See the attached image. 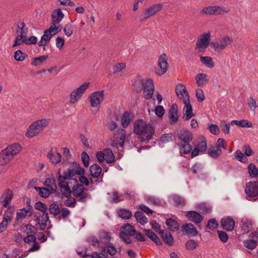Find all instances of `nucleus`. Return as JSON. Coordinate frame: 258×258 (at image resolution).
<instances>
[{
	"label": "nucleus",
	"instance_id": "nucleus-1",
	"mask_svg": "<svg viewBox=\"0 0 258 258\" xmlns=\"http://www.w3.org/2000/svg\"><path fill=\"white\" fill-rule=\"evenodd\" d=\"M155 128L152 123H147L142 119L136 120L134 123L133 132L138 136L142 143H148L155 134Z\"/></svg>",
	"mask_w": 258,
	"mask_h": 258
},
{
	"label": "nucleus",
	"instance_id": "nucleus-2",
	"mask_svg": "<svg viewBox=\"0 0 258 258\" xmlns=\"http://www.w3.org/2000/svg\"><path fill=\"white\" fill-rule=\"evenodd\" d=\"M22 149L19 143L9 145L0 152V165H4L9 163Z\"/></svg>",
	"mask_w": 258,
	"mask_h": 258
},
{
	"label": "nucleus",
	"instance_id": "nucleus-3",
	"mask_svg": "<svg viewBox=\"0 0 258 258\" xmlns=\"http://www.w3.org/2000/svg\"><path fill=\"white\" fill-rule=\"evenodd\" d=\"M50 122L49 119H41L34 121L27 128L25 135L28 138H33L43 131V128L47 126Z\"/></svg>",
	"mask_w": 258,
	"mask_h": 258
},
{
	"label": "nucleus",
	"instance_id": "nucleus-4",
	"mask_svg": "<svg viewBox=\"0 0 258 258\" xmlns=\"http://www.w3.org/2000/svg\"><path fill=\"white\" fill-rule=\"evenodd\" d=\"M233 42V39L231 37L226 35L219 39L216 42H211L210 45L215 51L220 52Z\"/></svg>",
	"mask_w": 258,
	"mask_h": 258
},
{
	"label": "nucleus",
	"instance_id": "nucleus-5",
	"mask_svg": "<svg viewBox=\"0 0 258 258\" xmlns=\"http://www.w3.org/2000/svg\"><path fill=\"white\" fill-rule=\"evenodd\" d=\"M244 191L247 200L256 201V199L253 198L258 196V181H249L246 183Z\"/></svg>",
	"mask_w": 258,
	"mask_h": 258
},
{
	"label": "nucleus",
	"instance_id": "nucleus-6",
	"mask_svg": "<svg viewBox=\"0 0 258 258\" xmlns=\"http://www.w3.org/2000/svg\"><path fill=\"white\" fill-rule=\"evenodd\" d=\"M34 221L36 222L35 226L38 227L39 230H45L47 223L49 221L48 213L36 212L34 215Z\"/></svg>",
	"mask_w": 258,
	"mask_h": 258
},
{
	"label": "nucleus",
	"instance_id": "nucleus-7",
	"mask_svg": "<svg viewBox=\"0 0 258 258\" xmlns=\"http://www.w3.org/2000/svg\"><path fill=\"white\" fill-rule=\"evenodd\" d=\"M140 82L143 87L145 99H151L153 97L154 90V85L153 80L151 79H147L145 83L143 80H141Z\"/></svg>",
	"mask_w": 258,
	"mask_h": 258
},
{
	"label": "nucleus",
	"instance_id": "nucleus-8",
	"mask_svg": "<svg viewBox=\"0 0 258 258\" xmlns=\"http://www.w3.org/2000/svg\"><path fill=\"white\" fill-rule=\"evenodd\" d=\"M89 85V83H85L71 93L70 95L71 103L74 104L81 97L88 88Z\"/></svg>",
	"mask_w": 258,
	"mask_h": 258
},
{
	"label": "nucleus",
	"instance_id": "nucleus-9",
	"mask_svg": "<svg viewBox=\"0 0 258 258\" xmlns=\"http://www.w3.org/2000/svg\"><path fill=\"white\" fill-rule=\"evenodd\" d=\"M211 34L210 32L203 34L200 40L196 43V49H199V52L205 51L210 44Z\"/></svg>",
	"mask_w": 258,
	"mask_h": 258
},
{
	"label": "nucleus",
	"instance_id": "nucleus-10",
	"mask_svg": "<svg viewBox=\"0 0 258 258\" xmlns=\"http://www.w3.org/2000/svg\"><path fill=\"white\" fill-rule=\"evenodd\" d=\"M104 91H95L89 96L90 104L92 107H97L104 100Z\"/></svg>",
	"mask_w": 258,
	"mask_h": 258
},
{
	"label": "nucleus",
	"instance_id": "nucleus-11",
	"mask_svg": "<svg viewBox=\"0 0 258 258\" xmlns=\"http://www.w3.org/2000/svg\"><path fill=\"white\" fill-rule=\"evenodd\" d=\"M158 65L160 70L156 72V73L160 76L163 75L166 72L168 68L167 56L165 53H163L158 58Z\"/></svg>",
	"mask_w": 258,
	"mask_h": 258
},
{
	"label": "nucleus",
	"instance_id": "nucleus-12",
	"mask_svg": "<svg viewBox=\"0 0 258 258\" xmlns=\"http://www.w3.org/2000/svg\"><path fill=\"white\" fill-rule=\"evenodd\" d=\"M221 225L224 230L231 232L234 229L235 222L231 217L226 216L221 219Z\"/></svg>",
	"mask_w": 258,
	"mask_h": 258
},
{
	"label": "nucleus",
	"instance_id": "nucleus-13",
	"mask_svg": "<svg viewBox=\"0 0 258 258\" xmlns=\"http://www.w3.org/2000/svg\"><path fill=\"white\" fill-rule=\"evenodd\" d=\"M13 196V192L11 189L9 188L6 189L0 197V203L2 205V207H7L11 203Z\"/></svg>",
	"mask_w": 258,
	"mask_h": 258
},
{
	"label": "nucleus",
	"instance_id": "nucleus-14",
	"mask_svg": "<svg viewBox=\"0 0 258 258\" xmlns=\"http://www.w3.org/2000/svg\"><path fill=\"white\" fill-rule=\"evenodd\" d=\"M163 5L162 3L154 4L144 11V19H147L152 16H154L156 13L160 12L163 8Z\"/></svg>",
	"mask_w": 258,
	"mask_h": 258
},
{
	"label": "nucleus",
	"instance_id": "nucleus-15",
	"mask_svg": "<svg viewBox=\"0 0 258 258\" xmlns=\"http://www.w3.org/2000/svg\"><path fill=\"white\" fill-rule=\"evenodd\" d=\"M184 107L183 109V115L182 118L184 120H188L192 117L195 116V114L192 112V108L191 105L190 103L189 99H187L183 101Z\"/></svg>",
	"mask_w": 258,
	"mask_h": 258
},
{
	"label": "nucleus",
	"instance_id": "nucleus-16",
	"mask_svg": "<svg viewBox=\"0 0 258 258\" xmlns=\"http://www.w3.org/2000/svg\"><path fill=\"white\" fill-rule=\"evenodd\" d=\"M60 30H58V27H53L52 26H50V27L45 30L44 31L43 35L41 36L42 40H44L46 43H49L50 40H51L52 37L58 33L60 32Z\"/></svg>",
	"mask_w": 258,
	"mask_h": 258
},
{
	"label": "nucleus",
	"instance_id": "nucleus-17",
	"mask_svg": "<svg viewBox=\"0 0 258 258\" xmlns=\"http://www.w3.org/2000/svg\"><path fill=\"white\" fill-rule=\"evenodd\" d=\"M181 231L184 233L188 237L196 236L198 234V231L190 223H185L182 225Z\"/></svg>",
	"mask_w": 258,
	"mask_h": 258
},
{
	"label": "nucleus",
	"instance_id": "nucleus-18",
	"mask_svg": "<svg viewBox=\"0 0 258 258\" xmlns=\"http://www.w3.org/2000/svg\"><path fill=\"white\" fill-rule=\"evenodd\" d=\"M178 106L176 103L173 104L170 106L168 111L169 122L170 124H175L178 119Z\"/></svg>",
	"mask_w": 258,
	"mask_h": 258
},
{
	"label": "nucleus",
	"instance_id": "nucleus-19",
	"mask_svg": "<svg viewBox=\"0 0 258 258\" xmlns=\"http://www.w3.org/2000/svg\"><path fill=\"white\" fill-rule=\"evenodd\" d=\"M176 94L180 100H184L189 99V95L183 84H178L175 87Z\"/></svg>",
	"mask_w": 258,
	"mask_h": 258
},
{
	"label": "nucleus",
	"instance_id": "nucleus-20",
	"mask_svg": "<svg viewBox=\"0 0 258 258\" xmlns=\"http://www.w3.org/2000/svg\"><path fill=\"white\" fill-rule=\"evenodd\" d=\"M186 217L189 221L197 224L201 223L204 219V217L196 211H187Z\"/></svg>",
	"mask_w": 258,
	"mask_h": 258
},
{
	"label": "nucleus",
	"instance_id": "nucleus-21",
	"mask_svg": "<svg viewBox=\"0 0 258 258\" xmlns=\"http://www.w3.org/2000/svg\"><path fill=\"white\" fill-rule=\"evenodd\" d=\"M177 137L179 140L185 143H189L193 139L192 133L187 130L180 131L177 134Z\"/></svg>",
	"mask_w": 258,
	"mask_h": 258
},
{
	"label": "nucleus",
	"instance_id": "nucleus-22",
	"mask_svg": "<svg viewBox=\"0 0 258 258\" xmlns=\"http://www.w3.org/2000/svg\"><path fill=\"white\" fill-rule=\"evenodd\" d=\"M57 180L58 182V186L61 189H63V190H61V192H63V194L64 195V197H70L72 190L69 184V183H72V182L69 181L66 182V180H62L61 179L59 180V178H58Z\"/></svg>",
	"mask_w": 258,
	"mask_h": 258
},
{
	"label": "nucleus",
	"instance_id": "nucleus-23",
	"mask_svg": "<svg viewBox=\"0 0 258 258\" xmlns=\"http://www.w3.org/2000/svg\"><path fill=\"white\" fill-rule=\"evenodd\" d=\"M58 178H59V180H60V179L64 180L69 179L72 182H73L72 179H75L73 177L77 175V173H75L74 168L72 167V165H71L70 168L64 171L62 175L60 174V169L58 171Z\"/></svg>",
	"mask_w": 258,
	"mask_h": 258
},
{
	"label": "nucleus",
	"instance_id": "nucleus-24",
	"mask_svg": "<svg viewBox=\"0 0 258 258\" xmlns=\"http://www.w3.org/2000/svg\"><path fill=\"white\" fill-rule=\"evenodd\" d=\"M72 183L74 184L72 188L73 195L75 197H79V196L81 195L84 192L85 187L82 184L78 183L77 179H72Z\"/></svg>",
	"mask_w": 258,
	"mask_h": 258
},
{
	"label": "nucleus",
	"instance_id": "nucleus-25",
	"mask_svg": "<svg viewBox=\"0 0 258 258\" xmlns=\"http://www.w3.org/2000/svg\"><path fill=\"white\" fill-rule=\"evenodd\" d=\"M64 15L61 10L59 8L55 10L52 14V25L51 26L56 27V25L59 23L63 18Z\"/></svg>",
	"mask_w": 258,
	"mask_h": 258
},
{
	"label": "nucleus",
	"instance_id": "nucleus-26",
	"mask_svg": "<svg viewBox=\"0 0 258 258\" xmlns=\"http://www.w3.org/2000/svg\"><path fill=\"white\" fill-rule=\"evenodd\" d=\"M33 214V210H30L27 208H23L17 212L16 221L19 222L20 220L24 219L27 217H31Z\"/></svg>",
	"mask_w": 258,
	"mask_h": 258
},
{
	"label": "nucleus",
	"instance_id": "nucleus-27",
	"mask_svg": "<svg viewBox=\"0 0 258 258\" xmlns=\"http://www.w3.org/2000/svg\"><path fill=\"white\" fill-rule=\"evenodd\" d=\"M117 136L115 139L116 144L120 147H123L125 144L126 138V131L123 128H119L117 131Z\"/></svg>",
	"mask_w": 258,
	"mask_h": 258
},
{
	"label": "nucleus",
	"instance_id": "nucleus-28",
	"mask_svg": "<svg viewBox=\"0 0 258 258\" xmlns=\"http://www.w3.org/2000/svg\"><path fill=\"white\" fill-rule=\"evenodd\" d=\"M20 230H22L23 232L26 233L27 235L28 234H35L39 230L38 227L37 226H33L31 224H22L20 227Z\"/></svg>",
	"mask_w": 258,
	"mask_h": 258
},
{
	"label": "nucleus",
	"instance_id": "nucleus-29",
	"mask_svg": "<svg viewBox=\"0 0 258 258\" xmlns=\"http://www.w3.org/2000/svg\"><path fill=\"white\" fill-rule=\"evenodd\" d=\"M143 231L146 235L151 239L157 245L160 246L162 245V242L160 240L157 235L151 230L144 229Z\"/></svg>",
	"mask_w": 258,
	"mask_h": 258
},
{
	"label": "nucleus",
	"instance_id": "nucleus-30",
	"mask_svg": "<svg viewBox=\"0 0 258 258\" xmlns=\"http://www.w3.org/2000/svg\"><path fill=\"white\" fill-rule=\"evenodd\" d=\"M89 170L92 177L96 178L101 175L102 178L103 176V173L101 174L102 169L98 164H93L90 166Z\"/></svg>",
	"mask_w": 258,
	"mask_h": 258
},
{
	"label": "nucleus",
	"instance_id": "nucleus-31",
	"mask_svg": "<svg viewBox=\"0 0 258 258\" xmlns=\"http://www.w3.org/2000/svg\"><path fill=\"white\" fill-rule=\"evenodd\" d=\"M159 234L165 243L170 246L173 245L174 239L170 232H164L162 230H160Z\"/></svg>",
	"mask_w": 258,
	"mask_h": 258
},
{
	"label": "nucleus",
	"instance_id": "nucleus-32",
	"mask_svg": "<svg viewBox=\"0 0 258 258\" xmlns=\"http://www.w3.org/2000/svg\"><path fill=\"white\" fill-rule=\"evenodd\" d=\"M47 156L51 162L54 164L59 163L61 160V154L58 152H56V154H54L52 148L48 152Z\"/></svg>",
	"mask_w": 258,
	"mask_h": 258
},
{
	"label": "nucleus",
	"instance_id": "nucleus-33",
	"mask_svg": "<svg viewBox=\"0 0 258 258\" xmlns=\"http://www.w3.org/2000/svg\"><path fill=\"white\" fill-rule=\"evenodd\" d=\"M166 225L168 229L171 231H177L179 228V225L177 221L172 218L167 219Z\"/></svg>",
	"mask_w": 258,
	"mask_h": 258
},
{
	"label": "nucleus",
	"instance_id": "nucleus-34",
	"mask_svg": "<svg viewBox=\"0 0 258 258\" xmlns=\"http://www.w3.org/2000/svg\"><path fill=\"white\" fill-rule=\"evenodd\" d=\"M195 79L199 87H203L207 84L209 80L207 79V75L205 74L200 73L196 76Z\"/></svg>",
	"mask_w": 258,
	"mask_h": 258
},
{
	"label": "nucleus",
	"instance_id": "nucleus-35",
	"mask_svg": "<svg viewBox=\"0 0 258 258\" xmlns=\"http://www.w3.org/2000/svg\"><path fill=\"white\" fill-rule=\"evenodd\" d=\"M231 125L235 124L241 127H251L252 124L251 122L246 119H242L240 120H233L231 121Z\"/></svg>",
	"mask_w": 258,
	"mask_h": 258
},
{
	"label": "nucleus",
	"instance_id": "nucleus-36",
	"mask_svg": "<svg viewBox=\"0 0 258 258\" xmlns=\"http://www.w3.org/2000/svg\"><path fill=\"white\" fill-rule=\"evenodd\" d=\"M171 200L174 206L177 207H182L185 205V201L183 198L178 195H173Z\"/></svg>",
	"mask_w": 258,
	"mask_h": 258
},
{
	"label": "nucleus",
	"instance_id": "nucleus-37",
	"mask_svg": "<svg viewBox=\"0 0 258 258\" xmlns=\"http://www.w3.org/2000/svg\"><path fill=\"white\" fill-rule=\"evenodd\" d=\"M213 7L214 15H222L228 13L231 11V9L229 7L218 6Z\"/></svg>",
	"mask_w": 258,
	"mask_h": 258
},
{
	"label": "nucleus",
	"instance_id": "nucleus-38",
	"mask_svg": "<svg viewBox=\"0 0 258 258\" xmlns=\"http://www.w3.org/2000/svg\"><path fill=\"white\" fill-rule=\"evenodd\" d=\"M17 32H19L20 34L19 35H21L23 37H26L27 32H28V28L26 27V25L24 22H20L18 23L17 25Z\"/></svg>",
	"mask_w": 258,
	"mask_h": 258
},
{
	"label": "nucleus",
	"instance_id": "nucleus-39",
	"mask_svg": "<svg viewBox=\"0 0 258 258\" xmlns=\"http://www.w3.org/2000/svg\"><path fill=\"white\" fill-rule=\"evenodd\" d=\"M208 153L211 157L216 159L222 154V150L216 148L214 146H211L209 148Z\"/></svg>",
	"mask_w": 258,
	"mask_h": 258
},
{
	"label": "nucleus",
	"instance_id": "nucleus-40",
	"mask_svg": "<svg viewBox=\"0 0 258 258\" xmlns=\"http://www.w3.org/2000/svg\"><path fill=\"white\" fill-rule=\"evenodd\" d=\"M135 217L137 221L142 225H144L148 222L147 218L141 211H137L135 213Z\"/></svg>",
	"mask_w": 258,
	"mask_h": 258
},
{
	"label": "nucleus",
	"instance_id": "nucleus-41",
	"mask_svg": "<svg viewBox=\"0 0 258 258\" xmlns=\"http://www.w3.org/2000/svg\"><path fill=\"white\" fill-rule=\"evenodd\" d=\"M105 153V161L108 163H112L115 160V156L113 154L112 150L109 148L104 150Z\"/></svg>",
	"mask_w": 258,
	"mask_h": 258
},
{
	"label": "nucleus",
	"instance_id": "nucleus-42",
	"mask_svg": "<svg viewBox=\"0 0 258 258\" xmlns=\"http://www.w3.org/2000/svg\"><path fill=\"white\" fill-rule=\"evenodd\" d=\"M34 188L36 191H38L39 195L43 198L48 197L51 194L50 190L46 187H40L34 186Z\"/></svg>",
	"mask_w": 258,
	"mask_h": 258
},
{
	"label": "nucleus",
	"instance_id": "nucleus-43",
	"mask_svg": "<svg viewBox=\"0 0 258 258\" xmlns=\"http://www.w3.org/2000/svg\"><path fill=\"white\" fill-rule=\"evenodd\" d=\"M201 61L209 68H213L215 66L212 57L211 56H201Z\"/></svg>",
	"mask_w": 258,
	"mask_h": 258
},
{
	"label": "nucleus",
	"instance_id": "nucleus-44",
	"mask_svg": "<svg viewBox=\"0 0 258 258\" xmlns=\"http://www.w3.org/2000/svg\"><path fill=\"white\" fill-rule=\"evenodd\" d=\"M121 229L124 230V232L127 233L129 236H133L136 232V229L134 226L130 225L128 223L123 224Z\"/></svg>",
	"mask_w": 258,
	"mask_h": 258
},
{
	"label": "nucleus",
	"instance_id": "nucleus-45",
	"mask_svg": "<svg viewBox=\"0 0 258 258\" xmlns=\"http://www.w3.org/2000/svg\"><path fill=\"white\" fill-rule=\"evenodd\" d=\"M117 213L120 218L126 220L130 219L132 215L130 211L124 209H119L117 211Z\"/></svg>",
	"mask_w": 258,
	"mask_h": 258
},
{
	"label": "nucleus",
	"instance_id": "nucleus-46",
	"mask_svg": "<svg viewBox=\"0 0 258 258\" xmlns=\"http://www.w3.org/2000/svg\"><path fill=\"white\" fill-rule=\"evenodd\" d=\"M121 124L123 128H126L130 123V113L125 111L124 112L121 118Z\"/></svg>",
	"mask_w": 258,
	"mask_h": 258
},
{
	"label": "nucleus",
	"instance_id": "nucleus-47",
	"mask_svg": "<svg viewBox=\"0 0 258 258\" xmlns=\"http://www.w3.org/2000/svg\"><path fill=\"white\" fill-rule=\"evenodd\" d=\"M247 169L249 176L251 177L254 178L258 176V169L254 164L250 163L249 164Z\"/></svg>",
	"mask_w": 258,
	"mask_h": 258
},
{
	"label": "nucleus",
	"instance_id": "nucleus-48",
	"mask_svg": "<svg viewBox=\"0 0 258 258\" xmlns=\"http://www.w3.org/2000/svg\"><path fill=\"white\" fill-rule=\"evenodd\" d=\"M243 245L249 249H255L257 245V242L253 239H245L243 242Z\"/></svg>",
	"mask_w": 258,
	"mask_h": 258
},
{
	"label": "nucleus",
	"instance_id": "nucleus-49",
	"mask_svg": "<svg viewBox=\"0 0 258 258\" xmlns=\"http://www.w3.org/2000/svg\"><path fill=\"white\" fill-rule=\"evenodd\" d=\"M14 56L16 60L22 61L28 57V55L23 52L20 49H18L15 52Z\"/></svg>",
	"mask_w": 258,
	"mask_h": 258
},
{
	"label": "nucleus",
	"instance_id": "nucleus-50",
	"mask_svg": "<svg viewBox=\"0 0 258 258\" xmlns=\"http://www.w3.org/2000/svg\"><path fill=\"white\" fill-rule=\"evenodd\" d=\"M71 165L72 167L74 168L75 173H77V175H80L81 174H85V169L80 166V165L79 163L73 162Z\"/></svg>",
	"mask_w": 258,
	"mask_h": 258
},
{
	"label": "nucleus",
	"instance_id": "nucleus-51",
	"mask_svg": "<svg viewBox=\"0 0 258 258\" xmlns=\"http://www.w3.org/2000/svg\"><path fill=\"white\" fill-rule=\"evenodd\" d=\"M177 146L180 147L182 150L183 153L185 154H188L190 153L192 150V146L189 143H181L177 144Z\"/></svg>",
	"mask_w": 258,
	"mask_h": 258
},
{
	"label": "nucleus",
	"instance_id": "nucleus-52",
	"mask_svg": "<svg viewBox=\"0 0 258 258\" xmlns=\"http://www.w3.org/2000/svg\"><path fill=\"white\" fill-rule=\"evenodd\" d=\"M49 211L51 214L53 215L54 216H57L60 212L58 205L54 203L50 204L49 207Z\"/></svg>",
	"mask_w": 258,
	"mask_h": 258
},
{
	"label": "nucleus",
	"instance_id": "nucleus-53",
	"mask_svg": "<svg viewBox=\"0 0 258 258\" xmlns=\"http://www.w3.org/2000/svg\"><path fill=\"white\" fill-rule=\"evenodd\" d=\"M234 157L236 160L242 163H245L247 161V158L244 156L242 152L239 150L236 151L235 152Z\"/></svg>",
	"mask_w": 258,
	"mask_h": 258
},
{
	"label": "nucleus",
	"instance_id": "nucleus-54",
	"mask_svg": "<svg viewBox=\"0 0 258 258\" xmlns=\"http://www.w3.org/2000/svg\"><path fill=\"white\" fill-rule=\"evenodd\" d=\"M34 208L35 209L41 211V213H47V207L46 205L40 201L36 202L34 205Z\"/></svg>",
	"mask_w": 258,
	"mask_h": 258
},
{
	"label": "nucleus",
	"instance_id": "nucleus-55",
	"mask_svg": "<svg viewBox=\"0 0 258 258\" xmlns=\"http://www.w3.org/2000/svg\"><path fill=\"white\" fill-rule=\"evenodd\" d=\"M47 58H48V55H43L40 56L39 57H35L33 59L31 64L33 66H37L41 62L46 60Z\"/></svg>",
	"mask_w": 258,
	"mask_h": 258
},
{
	"label": "nucleus",
	"instance_id": "nucleus-56",
	"mask_svg": "<svg viewBox=\"0 0 258 258\" xmlns=\"http://www.w3.org/2000/svg\"><path fill=\"white\" fill-rule=\"evenodd\" d=\"M71 23L67 24L63 28V32L65 35L68 37H70L73 33V26L72 25V23L73 22V21H71Z\"/></svg>",
	"mask_w": 258,
	"mask_h": 258
},
{
	"label": "nucleus",
	"instance_id": "nucleus-57",
	"mask_svg": "<svg viewBox=\"0 0 258 258\" xmlns=\"http://www.w3.org/2000/svg\"><path fill=\"white\" fill-rule=\"evenodd\" d=\"M89 244L94 247L99 248L100 241L96 236H92L87 239Z\"/></svg>",
	"mask_w": 258,
	"mask_h": 258
},
{
	"label": "nucleus",
	"instance_id": "nucleus-58",
	"mask_svg": "<svg viewBox=\"0 0 258 258\" xmlns=\"http://www.w3.org/2000/svg\"><path fill=\"white\" fill-rule=\"evenodd\" d=\"M100 240L104 243H107V244L110 243L109 241H110L111 238L110 234L109 232H103L100 234L99 236Z\"/></svg>",
	"mask_w": 258,
	"mask_h": 258
},
{
	"label": "nucleus",
	"instance_id": "nucleus-59",
	"mask_svg": "<svg viewBox=\"0 0 258 258\" xmlns=\"http://www.w3.org/2000/svg\"><path fill=\"white\" fill-rule=\"evenodd\" d=\"M119 236L120 238L126 244H131L132 242L130 236L124 231H121L119 233Z\"/></svg>",
	"mask_w": 258,
	"mask_h": 258
},
{
	"label": "nucleus",
	"instance_id": "nucleus-60",
	"mask_svg": "<svg viewBox=\"0 0 258 258\" xmlns=\"http://www.w3.org/2000/svg\"><path fill=\"white\" fill-rule=\"evenodd\" d=\"M240 226L241 230L243 231L244 233H248L250 231V229L252 227V224L250 222L243 221L241 222Z\"/></svg>",
	"mask_w": 258,
	"mask_h": 258
},
{
	"label": "nucleus",
	"instance_id": "nucleus-61",
	"mask_svg": "<svg viewBox=\"0 0 258 258\" xmlns=\"http://www.w3.org/2000/svg\"><path fill=\"white\" fill-rule=\"evenodd\" d=\"M146 200L148 203H151L155 206H159L161 204L160 200L155 197L149 196L147 198Z\"/></svg>",
	"mask_w": 258,
	"mask_h": 258
},
{
	"label": "nucleus",
	"instance_id": "nucleus-62",
	"mask_svg": "<svg viewBox=\"0 0 258 258\" xmlns=\"http://www.w3.org/2000/svg\"><path fill=\"white\" fill-rule=\"evenodd\" d=\"M23 43L26 44V37H23L21 35H18L12 45L13 47L20 45Z\"/></svg>",
	"mask_w": 258,
	"mask_h": 258
},
{
	"label": "nucleus",
	"instance_id": "nucleus-63",
	"mask_svg": "<svg viewBox=\"0 0 258 258\" xmlns=\"http://www.w3.org/2000/svg\"><path fill=\"white\" fill-rule=\"evenodd\" d=\"M81 160L85 167H87L89 166L90 158L87 152L83 151L82 153Z\"/></svg>",
	"mask_w": 258,
	"mask_h": 258
},
{
	"label": "nucleus",
	"instance_id": "nucleus-64",
	"mask_svg": "<svg viewBox=\"0 0 258 258\" xmlns=\"http://www.w3.org/2000/svg\"><path fill=\"white\" fill-rule=\"evenodd\" d=\"M208 129L210 131L211 134L214 135H218L220 132L218 126L215 124H211L208 127Z\"/></svg>",
	"mask_w": 258,
	"mask_h": 258
}]
</instances>
